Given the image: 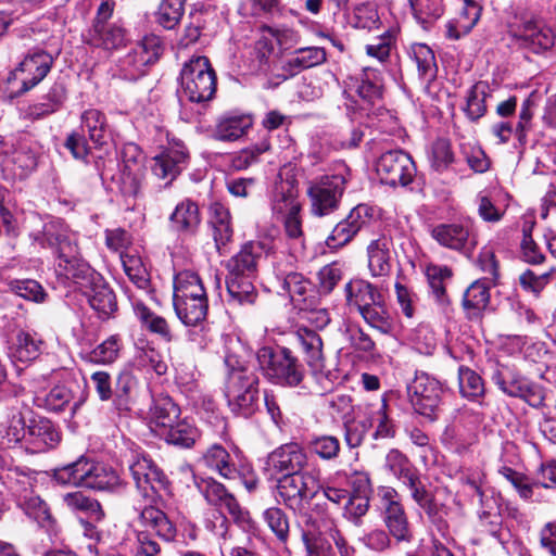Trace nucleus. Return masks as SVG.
<instances>
[{
  "instance_id": "obj_1",
  "label": "nucleus",
  "mask_w": 556,
  "mask_h": 556,
  "mask_svg": "<svg viewBox=\"0 0 556 556\" xmlns=\"http://www.w3.org/2000/svg\"><path fill=\"white\" fill-rule=\"evenodd\" d=\"M36 240L42 248H49L54 252L62 274L77 286L81 295L100 317L108 318L117 309L115 293L103 277L80 257L77 237L64 224H46L42 233Z\"/></svg>"
},
{
  "instance_id": "obj_2",
  "label": "nucleus",
  "mask_w": 556,
  "mask_h": 556,
  "mask_svg": "<svg viewBox=\"0 0 556 556\" xmlns=\"http://www.w3.org/2000/svg\"><path fill=\"white\" fill-rule=\"evenodd\" d=\"M267 252L266 243L249 241L227 261L226 288L229 305L250 306L255 303L257 291L252 280L256 277L260 261Z\"/></svg>"
},
{
  "instance_id": "obj_3",
  "label": "nucleus",
  "mask_w": 556,
  "mask_h": 556,
  "mask_svg": "<svg viewBox=\"0 0 556 556\" xmlns=\"http://www.w3.org/2000/svg\"><path fill=\"white\" fill-rule=\"evenodd\" d=\"M328 539L333 541L341 556H350V547L338 529L336 520L327 509L316 504L315 508L306 515L305 529L302 531L306 556H334Z\"/></svg>"
},
{
  "instance_id": "obj_4",
  "label": "nucleus",
  "mask_w": 556,
  "mask_h": 556,
  "mask_svg": "<svg viewBox=\"0 0 556 556\" xmlns=\"http://www.w3.org/2000/svg\"><path fill=\"white\" fill-rule=\"evenodd\" d=\"M256 361L262 376L273 384L296 388L305 378L304 365L287 346L263 345L256 351Z\"/></svg>"
},
{
  "instance_id": "obj_5",
  "label": "nucleus",
  "mask_w": 556,
  "mask_h": 556,
  "mask_svg": "<svg viewBox=\"0 0 556 556\" xmlns=\"http://www.w3.org/2000/svg\"><path fill=\"white\" fill-rule=\"evenodd\" d=\"M147 502L134 505L139 525L143 528L137 532L136 556H161V545L153 535L165 543H172L176 540L177 528L163 510L152 505L153 501Z\"/></svg>"
},
{
  "instance_id": "obj_6",
  "label": "nucleus",
  "mask_w": 556,
  "mask_h": 556,
  "mask_svg": "<svg viewBox=\"0 0 556 556\" xmlns=\"http://www.w3.org/2000/svg\"><path fill=\"white\" fill-rule=\"evenodd\" d=\"M53 477L61 484L98 491L112 490L119 483L116 471L85 456L54 469Z\"/></svg>"
},
{
  "instance_id": "obj_7",
  "label": "nucleus",
  "mask_w": 556,
  "mask_h": 556,
  "mask_svg": "<svg viewBox=\"0 0 556 556\" xmlns=\"http://www.w3.org/2000/svg\"><path fill=\"white\" fill-rule=\"evenodd\" d=\"M227 368L226 396L228 401H236V405L243 409V417L252 415L250 408L258 392V376L238 355L228 353L224 359Z\"/></svg>"
},
{
  "instance_id": "obj_8",
  "label": "nucleus",
  "mask_w": 556,
  "mask_h": 556,
  "mask_svg": "<svg viewBox=\"0 0 556 556\" xmlns=\"http://www.w3.org/2000/svg\"><path fill=\"white\" fill-rule=\"evenodd\" d=\"M350 177V168L339 163L334 173L325 174L312 181L307 189L312 214L321 217L337 211Z\"/></svg>"
},
{
  "instance_id": "obj_9",
  "label": "nucleus",
  "mask_w": 556,
  "mask_h": 556,
  "mask_svg": "<svg viewBox=\"0 0 556 556\" xmlns=\"http://www.w3.org/2000/svg\"><path fill=\"white\" fill-rule=\"evenodd\" d=\"M216 73L204 55L192 56L180 71L181 94L188 101L203 103L213 99L216 92Z\"/></svg>"
},
{
  "instance_id": "obj_10",
  "label": "nucleus",
  "mask_w": 556,
  "mask_h": 556,
  "mask_svg": "<svg viewBox=\"0 0 556 556\" xmlns=\"http://www.w3.org/2000/svg\"><path fill=\"white\" fill-rule=\"evenodd\" d=\"M115 10V2L100 3L90 27L83 35V40L91 48L112 52L127 45V30L122 24L110 23Z\"/></svg>"
},
{
  "instance_id": "obj_11",
  "label": "nucleus",
  "mask_w": 556,
  "mask_h": 556,
  "mask_svg": "<svg viewBox=\"0 0 556 556\" xmlns=\"http://www.w3.org/2000/svg\"><path fill=\"white\" fill-rule=\"evenodd\" d=\"M318 477L309 470L282 475L277 481L278 495L291 510L303 514L319 492Z\"/></svg>"
},
{
  "instance_id": "obj_12",
  "label": "nucleus",
  "mask_w": 556,
  "mask_h": 556,
  "mask_svg": "<svg viewBox=\"0 0 556 556\" xmlns=\"http://www.w3.org/2000/svg\"><path fill=\"white\" fill-rule=\"evenodd\" d=\"M54 63L53 56L43 49L30 50L18 65L9 73L8 84L21 81V87L14 90L12 98L20 97L35 88L49 74Z\"/></svg>"
},
{
  "instance_id": "obj_13",
  "label": "nucleus",
  "mask_w": 556,
  "mask_h": 556,
  "mask_svg": "<svg viewBox=\"0 0 556 556\" xmlns=\"http://www.w3.org/2000/svg\"><path fill=\"white\" fill-rule=\"evenodd\" d=\"M378 496L381 503L382 520L389 534L396 543H410L414 535L397 491L391 486H381Z\"/></svg>"
},
{
  "instance_id": "obj_14",
  "label": "nucleus",
  "mask_w": 556,
  "mask_h": 556,
  "mask_svg": "<svg viewBox=\"0 0 556 556\" xmlns=\"http://www.w3.org/2000/svg\"><path fill=\"white\" fill-rule=\"evenodd\" d=\"M130 473L143 498L153 501L161 491L168 486L164 471L146 453H137L129 464Z\"/></svg>"
},
{
  "instance_id": "obj_15",
  "label": "nucleus",
  "mask_w": 556,
  "mask_h": 556,
  "mask_svg": "<svg viewBox=\"0 0 556 556\" xmlns=\"http://www.w3.org/2000/svg\"><path fill=\"white\" fill-rule=\"evenodd\" d=\"M376 172L382 184L391 187L407 186L416 175V165L409 154L402 150H390L380 155Z\"/></svg>"
},
{
  "instance_id": "obj_16",
  "label": "nucleus",
  "mask_w": 556,
  "mask_h": 556,
  "mask_svg": "<svg viewBox=\"0 0 556 556\" xmlns=\"http://www.w3.org/2000/svg\"><path fill=\"white\" fill-rule=\"evenodd\" d=\"M374 217V208L367 204H358L349 215L339 222L326 239V245L331 250L340 249L368 226Z\"/></svg>"
},
{
  "instance_id": "obj_17",
  "label": "nucleus",
  "mask_w": 556,
  "mask_h": 556,
  "mask_svg": "<svg viewBox=\"0 0 556 556\" xmlns=\"http://www.w3.org/2000/svg\"><path fill=\"white\" fill-rule=\"evenodd\" d=\"M407 391L415 413L421 417H432L441 401L439 381L421 372L408 384Z\"/></svg>"
},
{
  "instance_id": "obj_18",
  "label": "nucleus",
  "mask_w": 556,
  "mask_h": 556,
  "mask_svg": "<svg viewBox=\"0 0 556 556\" xmlns=\"http://www.w3.org/2000/svg\"><path fill=\"white\" fill-rule=\"evenodd\" d=\"M430 235L441 247L466 255L472 253L477 245L471 228L459 223L438 224L431 228Z\"/></svg>"
},
{
  "instance_id": "obj_19",
  "label": "nucleus",
  "mask_w": 556,
  "mask_h": 556,
  "mask_svg": "<svg viewBox=\"0 0 556 556\" xmlns=\"http://www.w3.org/2000/svg\"><path fill=\"white\" fill-rule=\"evenodd\" d=\"M189 154L182 146L170 147L152 159V174L169 186L187 167Z\"/></svg>"
},
{
  "instance_id": "obj_20",
  "label": "nucleus",
  "mask_w": 556,
  "mask_h": 556,
  "mask_svg": "<svg viewBox=\"0 0 556 556\" xmlns=\"http://www.w3.org/2000/svg\"><path fill=\"white\" fill-rule=\"evenodd\" d=\"M148 420L150 430L173 445L188 448L200 437L199 430L188 419H169V424H160L159 419Z\"/></svg>"
},
{
  "instance_id": "obj_21",
  "label": "nucleus",
  "mask_w": 556,
  "mask_h": 556,
  "mask_svg": "<svg viewBox=\"0 0 556 556\" xmlns=\"http://www.w3.org/2000/svg\"><path fill=\"white\" fill-rule=\"evenodd\" d=\"M306 465L307 456L296 443L280 445L270 452L266 459V466L269 470L282 475L302 471Z\"/></svg>"
},
{
  "instance_id": "obj_22",
  "label": "nucleus",
  "mask_w": 556,
  "mask_h": 556,
  "mask_svg": "<svg viewBox=\"0 0 556 556\" xmlns=\"http://www.w3.org/2000/svg\"><path fill=\"white\" fill-rule=\"evenodd\" d=\"M513 35L522 42L523 47L534 53L545 52L555 43L553 30L535 20H525L514 28Z\"/></svg>"
},
{
  "instance_id": "obj_23",
  "label": "nucleus",
  "mask_w": 556,
  "mask_h": 556,
  "mask_svg": "<svg viewBox=\"0 0 556 556\" xmlns=\"http://www.w3.org/2000/svg\"><path fill=\"white\" fill-rule=\"evenodd\" d=\"M38 159V147L28 142H21L7 156L5 166L16 178L24 179L37 168Z\"/></svg>"
},
{
  "instance_id": "obj_24",
  "label": "nucleus",
  "mask_w": 556,
  "mask_h": 556,
  "mask_svg": "<svg viewBox=\"0 0 556 556\" xmlns=\"http://www.w3.org/2000/svg\"><path fill=\"white\" fill-rule=\"evenodd\" d=\"M295 339L302 350L306 364L314 372H321L325 367L323 340L320 336L308 328H299Z\"/></svg>"
},
{
  "instance_id": "obj_25",
  "label": "nucleus",
  "mask_w": 556,
  "mask_h": 556,
  "mask_svg": "<svg viewBox=\"0 0 556 556\" xmlns=\"http://www.w3.org/2000/svg\"><path fill=\"white\" fill-rule=\"evenodd\" d=\"M172 228L182 235H194L201 223L200 210L198 204L185 199L178 203L169 216Z\"/></svg>"
},
{
  "instance_id": "obj_26",
  "label": "nucleus",
  "mask_w": 556,
  "mask_h": 556,
  "mask_svg": "<svg viewBox=\"0 0 556 556\" xmlns=\"http://www.w3.org/2000/svg\"><path fill=\"white\" fill-rule=\"evenodd\" d=\"M199 299H207L199 275L190 270L177 274L174 280L173 301H195Z\"/></svg>"
},
{
  "instance_id": "obj_27",
  "label": "nucleus",
  "mask_w": 556,
  "mask_h": 556,
  "mask_svg": "<svg viewBox=\"0 0 556 556\" xmlns=\"http://www.w3.org/2000/svg\"><path fill=\"white\" fill-rule=\"evenodd\" d=\"M271 211L278 219L290 214L301 213L302 206L298 200V190L290 182L276 186L271 199Z\"/></svg>"
},
{
  "instance_id": "obj_28",
  "label": "nucleus",
  "mask_w": 556,
  "mask_h": 556,
  "mask_svg": "<svg viewBox=\"0 0 556 556\" xmlns=\"http://www.w3.org/2000/svg\"><path fill=\"white\" fill-rule=\"evenodd\" d=\"M391 239L386 236L372 240L367 247L368 267L375 277L386 276L391 269Z\"/></svg>"
},
{
  "instance_id": "obj_29",
  "label": "nucleus",
  "mask_w": 556,
  "mask_h": 556,
  "mask_svg": "<svg viewBox=\"0 0 556 556\" xmlns=\"http://www.w3.org/2000/svg\"><path fill=\"white\" fill-rule=\"evenodd\" d=\"M346 302L350 306H355L357 311L375 304L382 298V293L368 281L356 279L348 282L344 288Z\"/></svg>"
},
{
  "instance_id": "obj_30",
  "label": "nucleus",
  "mask_w": 556,
  "mask_h": 556,
  "mask_svg": "<svg viewBox=\"0 0 556 556\" xmlns=\"http://www.w3.org/2000/svg\"><path fill=\"white\" fill-rule=\"evenodd\" d=\"M28 442L38 448L54 447L60 442V432L51 419H27Z\"/></svg>"
},
{
  "instance_id": "obj_31",
  "label": "nucleus",
  "mask_w": 556,
  "mask_h": 556,
  "mask_svg": "<svg viewBox=\"0 0 556 556\" xmlns=\"http://www.w3.org/2000/svg\"><path fill=\"white\" fill-rule=\"evenodd\" d=\"M281 286L291 300L300 305L301 309H307L315 305V299L307 296V292L311 290V281L302 274L295 271L287 274L281 281Z\"/></svg>"
},
{
  "instance_id": "obj_32",
  "label": "nucleus",
  "mask_w": 556,
  "mask_h": 556,
  "mask_svg": "<svg viewBox=\"0 0 556 556\" xmlns=\"http://www.w3.org/2000/svg\"><path fill=\"white\" fill-rule=\"evenodd\" d=\"M453 276L452 269L446 265L430 264L426 268V277L429 283L431 293L438 305L446 307L450 304V299L446 293L445 282Z\"/></svg>"
},
{
  "instance_id": "obj_33",
  "label": "nucleus",
  "mask_w": 556,
  "mask_h": 556,
  "mask_svg": "<svg viewBox=\"0 0 556 556\" xmlns=\"http://www.w3.org/2000/svg\"><path fill=\"white\" fill-rule=\"evenodd\" d=\"M327 60V54L324 48L306 47L300 48L294 52L286 63V70L291 75H295L303 70H307L323 64Z\"/></svg>"
},
{
  "instance_id": "obj_34",
  "label": "nucleus",
  "mask_w": 556,
  "mask_h": 556,
  "mask_svg": "<svg viewBox=\"0 0 556 556\" xmlns=\"http://www.w3.org/2000/svg\"><path fill=\"white\" fill-rule=\"evenodd\" d=\"M494 383L506 394L519 396L526 390L529 381L515 368L500 365L492 376Z\"/></svg>"
},
{
  "instance_id": "obj_35",
  "label": "nucleus",
  "mask_w": 556,
  "mask_h": 556,
  "mask_svg": "<svg viewBox=\"0 0 556 556\" xmlns=\"http://www.w3.org/2000/svg\"><path fill=\"white\" fill-rule=\"evenodd\" d=\"M17 505L29 518L39 525L43 526L51 520L47 503L31 490L24 489L17 494Z\"/></svg>"
},
{
  "instance_id": "obj_36",
  "label": "nucleus",
  "mask_w": 556,
  "mask_h": 556,
  "mask_svg": "<svg viewBox=\"0 0 556 556\" xmlns=\"http://www.w3.org/2000/svg\"><path fill=\"white\" fill-rule=\"evenodd\" d=\"M81 127L87 131L89 139L97 146L106 142L109 125L106 116L97 109H88L81 114Z\"/></svg>"
},
{
  "instance_id": "obj_37",
  "label": "nucleus",
  "mask_w": 556,
  "mask_h": 556,
  "mask_svg": "<svg viewBox=\"0 0 556 556\" xmlns=\"http://www.w3.org/2000/svg\"><path fill=\"white\" fill-rule=\"evenodd\" d=\"M252 126V119L247 115L223 117L216 125L214 137L220 141H235L241 138Z\"/></svg>"
},
{
  "instance_id": "obj_38",
  "label": "nucleus",
  "mask_w": 556,
  "mask_h": 556,
  "mask_svg": "<svg viewBox=\"0 0 556 556\" xmlns=\"http://www.w3.org/2000/svg\"><path fill=\"white\" fill-rule=\"evenodd\" d=\"M356 93L366 102L374 104L382 96L381 74L374 68H365L356 80Z\"/></svg>"
},
{
  "instance_id": "obj_39",
  "label": "nucleus",
  "mask_w": 556,
  "mask_h": 556,
  "mask_svg": "<svg viewBox=\"0 0 556 556\" xmlns=\"http://www.w3.org/2000/svg\"><path fill=\"white\" fill-rule=\"evenodd\" d=\"M173 302L178 318L187 326H197L206 317L208 308L207 299Z\"/></svg>"
},
{
  "instance_id": "obj_40",
  "label": "nucleus",
  "mask_w": 556,
  "mask_h": 556,
  "mask_svg": "<svg viewBox=\"0 0 556 556\" xmlns=\"http://www.w3.org/2000/svg\"><path fill=\"white\" fill-rule=\"evenodd\" d=\"M410 59L416 63L419 77L431 81L435 78L438 66L433 51L425 43H414L410 48Z\"/></svg>"
},
{
  "instance_id": "obj_41",
  "label": "nucleus",
  "mask_w": 556,
  "mask_h": 556,
  "mask_svg": "<svg viewBox=\"0 0 556 556\" xmlns=\"http://www.w3.org/2000/svg\"><path fill=\"white\" fill-rule=\"evenodd\" d=\"M490 302V288L482 280L472 282L464 293L463 306L469 315L477 316Z\"/></svg>"
},
{
  "instance_id": "obj_42",
  "label": "nucleus",
  "mask_w": 556,
  "mask_h": 556,
  "mask_svg": "<svg viewBox=\"0 0 556 556\" xmlns=\"http://www.w3.org/2000/svg\"><path fill=\"white\" fill-rule=\"evenodd\" d=\"M136 316L142 325L151 332L159 334L162 339L169 342L173 339L170 328L165 318L154 314L142 302H138L134 306Z\"/></svg>"
},
{
  "instance_id": "obj_43",
  "label": "nucleus",
  "mask_w": 556,
  "mask_h": 556,
  "mask_svg": "<svg viewBox=\"0 0 556 556\" xmlns=\"http://www.w3.org/2000/svg\"><path fill=\"white\" fill-rule=\"evenodd\" d=\"M46 102L30 105L28 114L33 118H41L58 111L66 99V89L63 84L54 83L46 94Z\"/></svg>"
},
{
  "instance_id": "obj_44",
  "label": "nucleus",
  "mask_w": 556,
  "mask_h": 556,
  "mask_svg": "<svg viewBox=\"0 0 556 556\" xmlns=\"http://www.w3.org/2000/svg\"><path fill=\"white\" fill-rule=\"evenodd\" d=\"M121 261L130 281L139 289H148L150 286V275L141 257L137 254L122 252Z\"/></svg>"
},
{
  "instance_id": "obj_45",
  "label": "nucleus",
  "mask_w": 556,
  "mask_h": 556,
  "mask_svg": "<svg viewBox=\"0 0 556 556\" xmlns=\"http://www.w3.org/2000/svg\"><path fill=\"white\" fill-rule=\"evenodd\" d=\"M358 312L370 327L382 333L390 331L392 323L383 296L377 300L375 304H370Z\"/></svg>"
},
{
  "instance_id": "obj_46",
  "label": "nucleus",
  "mask_w": 556,
  "mask_h": 556,
  "mask_svg": "<svg viewBox=\"0 0 556 556\" xmlns=\"http://www.w3.org/2000/svg\"><path fill=\"white\" fill-rule=\"evenodd\" d=\"M204 465L217 471L224 478H231L236 472L233 464L230 463L229 453L218 444L211 446L202 457Z\"/></svg>"
},
{
  "instance_id": "obj_47",
  "label": "nucleus",
  "mask_w": 556,
  "mask_h": 556,
  "mask_svg": "<svg viewBox=\"0 0 556 556\" xmlns=\"http://www.w3.org/2000/svg\"><path fill=\"white\" fill-rule=\"evenodd\" d=\"M263 518L285 549H288L290 525L287 514L279 507H269L263 513Z\"/></svg>"
},
{
  "instance_id": "obj_48",
  "label": "nucleus",
  "mask_w": 556,
  "mask_h": 556,
  "mask_svg": "<svg viewBox=\"0 0 556 556\" xmlns=\"http://www.w3.org/2000/svg\"><path fill=\"white\" fill-rule=\"evenodd\" d=\"M62 498L65 506L72 511L86 513L96 520H100L104 515L98 501L79 491L66 493Z\"/></svg>"
},
{
  "instance_id": "obj_49",
  "label": "nucleus",
  "mask_w": 556,
  "mask_h": 556,
  "mask_svg": "<svg viewBox=\"0 0 556 556\" xmlns=\"http://www.w3.org/2000/svg\"><path fill=\"white\" fill-rule=\"evenodd\" d=\"M186 0H162L157 12L156 22L165 29H174L185 12Z\"/></svg>"
},
{
  "instance_id": "obj_50",
  "label": "nucleus",
  "mask_w": 556,
  "mask_h": 556,
  "mask_svg": "<svg viewBox=\"0 0 556 556\" xmlns=\"http://www.w3.org/2000/svg\"><path fill=\"white\" fill-rule=\"evenodd\" d=\"M488 86L483 81L475 84L468 92L467 103L465 108L466 115L471 121H478L485 114V98H486Z\"/></svg>"
},
{
  "instance_id": "obj_51",
  "label": "nucleus",
  "mask_w": 556,
  "mask_h": 556,
  "mask_svg": "<svg viewBox=\"0 0 556 556\" xmlns=\"http://www.w3.org/2000/svg\"><path fill=\"white\" fill-rule=\"evenodd\" d=\"M150 65L149 58L140 55L135 49L128 52L119 60L121 76L126 80H137L146 73V67Z\"/></svg>"
},
{
  "instance_id": "obj_52",
  "label": "nucleus",
  "mask_w": 556,
  "mask_h": 556,
  "mask_svg": "<svg viewBox=\"0 0 556 556\" xmlns=\"http://www.w3.org/2000/svg\"><path fill=\"white\" fill-rule=\"evenodd\" d=\"M212 506L222 514L227 513L237 523L241 525L242 527H251L249 513L242 509L237 498L230 492H228V490L225 492V495L220 494L219 497L216 498V504H213Z\"/></svg>"
},
{
  "instance_id": "obj_53",
  "label": "nucleus",
  "mask_w": 556,
  "mask_h": 556,
  "mask_svg": "<svg viewBox=\"0 0 556 556\" xmlns=\"http://www.w3.org/2000/svg\"><path fill=\"white\" fill-rule=\"evenodd\" d=\"M459 391L464 397L478 399L484 393V384L482 378L468 367H459L458 369Z\"/></svg>"
},
{
  "instance_id": "obj_54",
  "label": "nucleus",
  "mask_w": 556,
  "mask_h": 556,
  "mask_svg": "<svg viewBox=\"0 0 556 556\" xmlns=\"http://www.w3.org/2000/svg\"><path fill=\"white\" fill-rule=\"evenodd\" d=\"M41 341L34 338L33 334L20 331L13 346L12 356L20 362H29L39 355V345Z\"/></svg>"
},
{
  "instance_id": "obj_55",
  "label": "nucleus",
  "mask_w": 556,
  "mask_h": 556,
  "mask_svg": "<svg viewBox=\"0 0 556 556\" xmlns=\"http://www.w3.org/2000/svg\"><path fill=\"white\" fill-rule=\"evenodd\" d=\"M9 289L16 295L40 303L45 301L46 292L41 285L34 279H14L9 282Z\"/></svg>"
},
{
  "instance_id": "obj_56",
  "label": "nucleus",
  "mask_w": 556,
  "mask_h": 556,
  "mask_svg": "<svg viewBox=\"0 0 556 556\" xmlns=\"http://www.w3.org/2000/svg\"><path fill=\"white\" fill-rule=\"evenodd\" d=\"M136 386V379L130 371H122L116 379L114 404L122 412L129 410L130 392Z\"/></svg>"
},
{
  "instance_id": "obj_57",
  "label": "nucleus",
  "mask_w": 556,
  "mask_h": 556,
  "mask_svg": "<svg viewBox=\"0 0 556 556\" xmlns=\"http://www.w3.org/2000/svg\"><path fill=\"white\" fill-rule=\"evenodd\" d=\"M342 269L338 263H331L321 267L317 273V292L319 295H328L342 279Z\"/></svg>"
},
{
  "instance_id": "obj_58",
  "label": "nucleus",
  "mask_w": 556,
  "mask_h": 556,
  "mask_svg": "<svg viewBox=\"0 0 556 556\" xmlns=\"http://www.w3.org/2000/svg\"><path fill=\"white\" fill-rule=\"evenodd\" d=\"M121 349V339L118 336H111L89 353V361L96 364L113 363Z\"/></svg>"
},
{
  "instance_id": "obj_59",
  "label": "nucleus",
  "mask_w": 556,
  "mask_h": 556,
  "mask_svg": "<svg viewBox=\"0 0 556 556\" xmlns=\"http://www.w3.org/2000/svg\"><path fill=\"white\" fill-rule=\"evenodd\" d=\"M415 17L422 24L431 23L442 14L440 0H409Z\"/></svg>"
},
{
  "instance_id": "obj_60",
  "label": "nucleus",
  "mask_w": 556,
  "mask_h": 556,
  "mask_svg": "<svg viewBox=\"0 0 556 556\" xmlns=\"http://www.w3.org/2000/svg\"><path fill=\"white\" fill-rule=\"evenodd\" d=\"M454 161V154L447 140H437L431 150V166L437 172L445 170Z\"/></svg>"
},
{
  "instance_id": "obj_61",
  "label": "nucleus",
  "mask_w": 556,
  "mask_h": 556,
  "mask_svg": "<svg viewBox=\"0 0 556 556\" xmlns=\"http://www.w3.org/2000/svg\"><path fill=\"white\" fill-rule=\"evenodd\" d=\"M143 172H135L121 168L117 186L125 197H138L141 190Z\"/></svg>"
},
{
  "instance_id": "obj_62",
  "label": "nucleus",
  "mask_w": 556,
  "mask_h": 556,
  "mask_svg": "<svg viewBox=\"0 0 556 556\" xmlns=\"http://www.w3.org/2000/svg\"><path fill=\"white\" fill-rule=\"evenodd\" d=\"M369 509V497L366 495H351L344 506L343 516L355 526L362 525V518Z\"/></svg>"
},
{
  "instance_id": "obj_63",
  "label": "nucleus",
  "mask_w": 556,
  "mask_h": 556,
  "mask_svg": "<svg viewBox=\"0 0 556 556\" xmlns=\"http://www.w3.org/2000/svg\"><path fill=\"white\" fill-rule=\"evenodd\" d=\"M498 472L513 484L522 498L529 500L532 497L533 483H530L529 479L525 475L507 466L501 467Z\"/></svg>"
},
{
  "instance_id": "obj_64",
  "label": "nucleus",
  "mask_w": 556,
  "mask_h": 556,
  "mask_svg": "<svg viewBox=\"0 0 556 556\" xmlns=\"http://www.w3.org/2000/svg\"><path fill=\"white\" fill-rule=\"evenodd\" d=\"M481 15V7L475 0H463V8L457 24L463 34H468L477 24Z\"/></svg>"
}]
</instances>
